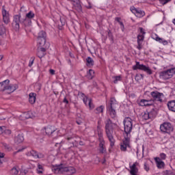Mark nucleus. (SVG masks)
<instances>
[{
	"label": "nucleus",
	"mask_w": 175,
	"mask_h": 175,
	"mask_svg": "<svg viewBox=\"0 0 175 175\" xmlns=\"http://www.w3.org/2000/svg\"><path fill=\"white\" fill-rule=\"evenodd\" d=\"M144 167L146 172H148V170H150V166H148V164H147L146 163H144Z\"/></svg>",
	"instance_id": "48"
},
{
	"label": "nucleus",
	"mask_w": 175,
	"mask_h": 175,
	"mask_svg": "<svg viewBox=\"0 0 175 175\" xmlns=\"http://www.w3.org/2000/svg\"><path fill=\"white\" fill-rule=\"evenodd\" d=\"M130 142L131 137H124V140H123V143L120 145L121 151H126V148H128V147H131L129 145Z\"/></svg>",
	"instance_id": "12"
},
{
	"label": "nucleus",
	"mask_w": 175,
	"mask_h": 175,
	"mask_svg": "<svg viewBox=\"0 0 175 175\" xmlns=\"http://www.w3.org/2000/svg\"><path fill=\"white\" fill-rule=\"evenodd\" d=\"M159 158H160V159L161 160V161H165V159H166V154H165V153H161L160 154H159Z\"/></svg>",
	"instance_id": "45"
},
{
	"label": "nucleus",
	"mask_w": 175,
	"mask_h": 175,
	"mask_svg": "<svg viewBox=\"0 0 175 175\" xmlns=\"http://www.w3.org/2000/svg\"><path fill=\"white\" fill-rule=\"evenodd\" d=\"M32 65H33V59L29 62V66H32Z\"/></svg>",
	"instance_id": "59"
},
{
	"label": "nucleus",
	"mask_w": 175,
	"mask_h": 175,
	"mask_svg": "<svg viewBox=\"0 0 175 175\" xmlns=\"http://www.w3.org/2000/svg\"><path fill=\"white\" fill-rule=\"evenodd\" d=\"M79 144H80V146H84V144L83 143V142H79Z\"/></svg>",
	"instance_id": "62"
},
{
	"label": "nucleus",
	"mask_w": 175,
	"mask_h": 175,
	"mask_svg": "<svg viewBox=\"0 0 175 175\" xmlns=\"http://www.w3.org/2000/svg\"><path fill=\"white\" fill-rule=\"evenodd\" d=\"M0 131L1 133H5V135H10L12 131L10 129H6L5 126H0Z\"/></svg>",
	"instance_id": "31"
},
{
	"label": "nucleus",
	"mask_w": 175,
	"mask_h": 175,
	"mask_svg": "<svg viewBox=\"0 0 175 175\" xmlns=\"http://www.w3.org/2000/svg\"><path fill=\"white\" fill-rule=\"evenodd\" d=\"M18 87L17 85H9L6 84L5 85V91H8V94H12V92H14L16 90H17Z\"/></svg>",
	"instance_id": "16"
},
{
	"label": "nucleus",
	"mask_w": 175,
	"mask_h": 175,
	"mask_svg": "<svg viewBox=\"0 0 175 175\" xmlns=\"http://www.w3.org/2000/svg\"><path fill=\"white\" fill-rule=\"evenodd\" d=\"M115 20H116V21H118V23H121V18H118V17H116V18H115Z\"/></svg>",
	"instance_id": "57"
},
{
	"label": "nucleus",
	"mask_w": 175,
	"mask_h": 175,
	"mask_svg": "<svg viewBox=\"0 0 175 175\" xmlns=\"http://www.w3.org/2000/svg\"><path fill=\"white\" fill-rule=\"evenodd\" d=\"M10 81L9 79H6L3 82L0 83V91H6V84H9Z\"/></svg>",
	"instance_id": "24"
},
{
	"label": "nucleus",
	"mask_w": 175,
	"mask_h": 175,
	"mask_svg": "<svg viewBox=\"0 0 175 175\" xmlns=\"http://www.w3.org/2000/svg\"><path fill=\"white\" fill-rule=\"evenodd\" d=\"M167 175H174L172 171H167Z\"/></svg>",
	"instance_id": "56"
},
{
	"label": "nucleus",
	"mask_w": 175,
	"mask_h": 175,
	"mask_svg": "<svg viewBox=\"0 0 175 175\" xmlns=\"http://www.w3.org/2000/svg\"><path fill=\"white\" fill-rule=\"evenodd\" d=\"M49 73L51 75H55V70L51 69V70H49Z\"/></svg>",
	"instance_id": "55"
},
{
	"label": "nucleus",
	"mask_w": 175,
	"mask_h": 175,
	"mask_svg": "<svg viewBox=\"0 0 175 175\" xmlns=\"http://www.w3.org/2000/svg\"><path fill=\"white\" fill-rule=\"evenodd\" d=\"M53 172L56 174H61L64 173H68V174L72 175L76 173V169L73 167H67L65 164H60L53 167Z\"/></svg>",
	"instance_id": "3"
},
{
	"label": "nucleus",
	"mask_w": 175,
	"mask_h": 175,
	"mask_svg": "<svg viewBox=\"0 0 175 175\" xmlns=\"http://www.w3.org/2000/svg\"><path fill=\"white\" fill-rule=\"evenodd\" d=\"M10 174H12V175L18 174V170L17 169V167H14L10 171Z\"/></svg>",
	"instance_id": "39"
},
{
	"label": "nucleus",
	"mask_w": 175,
	"mask_h": 175,
	"mask_svg": "<svg viewBox=\"0 0 175 175\" xmlns=\"http://www.w3.org/2000/svg\"><path fill=\"white\" fill-rule=\"evenodd\" d=\"M25 148H26L24 147V148H21V149H18L16 152H14V154H17V152H21L24 151V150H25Z\"/></svg>",
	"instance_id": "50"
},
{
	"label": "nucleus",
	"mask_w": 175,
	"mask_h": 175,
	"mask_svg": "<svg viewBox=\"0 0 175 175\" xmlns=\"http://www.w3.org/2000/svg\"><path fill=\"white\" fill-rule=\"evenodd\" d=\"M133 70H144L148 75H152V70L150 69V67L145 66L144 64H140V62H137L136 64L133 66Z\"/></svg>",
	"instance_id": "7"
},
{
	"label": "nucleus",
	"mask_w": 175,
	"mask_h": 175,
	"mask_svg": "<svg viewBox=\"0 0 175 175\" xmlns=\"http://www.w3.org/2000/svg\"><path fill=\"white\" fill-rule=\"evenodd\" d=\"M5 157V154L0 152V158H3Z\"/></svg>",
	"instance_id": "58"
},
{
	"label": "nucleus",
	"mask_w": 175,
	"mask_h": 175,
	"mask_svg": "<svg viewBox=\"0 0 175 175\" xmlns=\"http://www.w3.org/2000/svg\"><path fill=\"white\" fill-rule=\"evenodd\" d=\"M29 102L31 105H33L36 102V93L31 92L29 94Z\"/></svg>",
	"instance_id": "21"
},
{
	"label": "nucleus",
	"mask_w": 175,
	"mask_h": 175,
	"mask_svg": "<svg viewBox=\"0 0 175 175\" xmlns=\"http://www.w3.org/2000/svg\"><path fill=\"white\" fill-rule=\"evenodd\" d=\"M119 24H120V28H121L122 31H124V29H125V27H124V23H123L122 21H120V22L119 23Z\"/></svg>",
	"instance_id": "51"
},
{
	"label": "nucleus",
	"mask_w": 175,
	"mask_h": 175,
	"mask_svg": "<svg viewBox=\"0 0 175 175\" xmlns=\"http://www.w3.org/2000/svg\"><path fill=\"white\" fill-rule=\"evenodd\" d=\"M131 10L132 13H133L136 16V17L142 18L146 14L144 11L135 7H131Z\"/></svg>",
	"instance_id": "13"
},
{
	"label": "nucleus",
	"mask_w": 175,
	"mask_h": 175,
	"mask_svg": "<svg viewBox=\"0 0 175 175\" xmlns=\"http://www.w3.org/2000/svg\"><path fill=\"white\" fill-rule=\"evenodd\" d=\"M27 157H33L35 159H42L44 158V154L41 152H38L36 150H31L27 153Z\"/></svg>",
	"instance_id": "9"
},
{
	"label": "nucleus",
	"mask_w": 175,
	"mask_h": 175,
	"mask_svg": "<svg viewBox=\"0 0 175 175\" xmlns=\"http://www.w3.org/2000/svg\"><path fill=\"white\" fill-rule=\"evenodd\" d=\"M143 42H137V49L138 50H140L141 49H142L143 46L142 45Z\"/></svg>",
	"instance_id": "49"
},
{
	"label": "nucleus",
	"mask_w": 175,
	"mask_h": 175,
	"mask_svg": "<svg viewBox=\"0 0 175 175\" xmlns=\"http://www.w3.org/2000/svg\"><path fill=\"white\" fill-rule=\"evenodd\" d=\"M63 103H66V105H68L69 103V100H68V98H66V97L64 98Z\"/></svg>",
	"instance_id": "53"
},
{
	"label": "nucleus",
	"mask_w": 175,
	"mask_h": 175,
	"mask_svg": "<svg viewBox=\"0 0 175 175\" xmlns=\"http://www.w3.org/2000/svg\"><path fill=\"white\" fill-rule=\"evenodd\" d=\"M142 118L143 120H147L151 119L150 117V114L148 113V111H146L143 114H142Z\"/></svg>",
	"instance_id": "36"
},
{
	"label": "nucleus",
	"mask_w": 175,
	"mask_h": 175,
	"mask_svg": "<svg viewBox=\"0 0 175 175\" xmlns=\"http://www.w3.org/2000/svg\"><path fill=\"white\" fill-rule=\"evenodd\" d=\"M173 75H175V68L161 72L159 76L160 79H162V80H169V79L173 77Z\"/></svg>",
	"instance_id": "6"
},
{
	"label": "nucleus",
	"mask_w": 175,
	"mask_h": 175,
	"mask_svg": "<svg viewBox=\"0 0 175 175\" xmlns=\"http://www.w3.org/2000/svg\"><path fill=\"white\" fill-rule=\"evenodd\" d=\"M139 31L141 33H143V35L146 34V32H144V29H143V27H140Z\"/></svg>",
	"instance_id": "54"
},
{
	"label": "nucleus",
	"mask_w": 175,
	"mask_h": 175,
	"mask_svg": "<svg viewBox=\"0 0 175 175\" xmlns=\"http://www.w3.org/2000/svg\"><path fill=\"white\" fill-rule=\"evenodd\" d=\"M135 80L137 81H139V80H141V79H140V77H137V75L135 76Z\"/></svg>",
	"instance_id": "61"
},
{
	"label": "nucleus",
	"mask_w": 175,
	"mask_h": 175,
	"mask_svg": "<svg viewBox=\"0 0 175 175\" xmlns=\"http://www.w3.org/2000/svg\"><path fill=\"white\" fill-rule=\"evenodd\" d=\"M83 102L86 106L87 105L89 106L90 109H94V104H92V100L90 98L85 97L83 98Z\"/></svg>",
	"instance_id": "22"
},
{
	"label": "nucleus",
	"mask_w": 175,
	"mask_h": 175,
	"mask_svg": "<svg viewBox=\"0 0 175 175\" xmlns=\"http://www.w3.org/2000/svg\"><path fill=\"white\" fill-rule=\"evenodd\" d=\"M35 17V14L32 11H29L24 18H21V15L17 14L14 16L12 22V28L15 31L20 29V24H22L24 27H31L32 24V18Z\"/></svg>",
	"instance_id": "1"
},
{
	"label": "nucleus",
	"mask_w": 175,
	"mask_h": 175,
	"mask_svg": "<svg viewBox=\"0 0 175 175\" xmlns=\"http://www.w3.org/2000/svg\"><path fill=\"white\" fill-rule=\"evenodd\" d=\"M152 100H145V99H142L140 100L139 105V106H151L152 105Z\"/></svg>",
	"instance_id": "23"
},
{
	"label": "nucleus",
	"mask_w": 175,
	"mask_h": 175,
	"mask_svg": "<svg viewBox=\"0 0 175 175\" xmlns=\"http://www.w3.org/2000/svg\"><path fill=\"white\" fill-rule=\"evenodd\" d=\"M21 117L22 118L21 120H28V118H31V116H29V113L28 112H25L21 115Z\"/></svg>",
	"instance_id": "35"
},
{
	"label": "nucleus",
	"mask_w": 175,
	"mask_h": 175,
	"mask_svg": "<svg viewBox=\"0 0 175 175\" xmlns=\"http://www.w3.org/2000/svg\"><path fill=\"white\" fill-rule=\"evenodd\" d=\"M38 42L40 46H44L46 44V32L41 31L38 35Z\"/></svg>",
	"instance_id": "11"
},
{
	"label": "nucleus",
	"mask_w": 175,
	"mask_h": 175,
	"mask_svg": "<svg viewBox=\"0 0 175 175\" xmlns=\"http://www.w3.org/2000/svg\"><path fill=\"white\" fill-rule=\"evenodd\" d=\"M105 107L103 105H100L94 109V113L96 114H100V113H103V110Z\"/></svg>",
	"instance_id": "32"
},
{
	"label": "nucleus",
	"mask_w": 175,
	"mask_h": 175,
	"mask_svg": "<svg viewBox=\"0 0 175 175\" xmlns=\"http://www.w3.org/2000/svg\"><path fill=\"white\" fill-rule=\"evenodd\" d=\"M3 21L4 24H9L10 22V18L9 16V12L5 10V7H3L2 10Z\"/></svg>",
	"instance_id": "14"
},
{
	"label": "nucleus",
	"mask_w": 175,
	"mask_h": 175,
	"mask_svg": "<svg viewBox=\"0 0 175 175\" xmlns=\"http://www.w3.org/2000/svg\"><path fill=\"white\" fill-rule=\"evenodd\" d=\"M67 140L70 144V147H75L76 146V140L72 137H67Z\"/></svg>",
	"instance_id": "28"
},
{
	"label": "nucleus",
	"mask_w": 175,
	"mask_h": 175,
	"mask_svg": "<svg viewBox=\"0 0 175 175\" xmlns=\"http://www.w3.org/2000/svg\"><path fill=\"white\" fill-rule=\"evenodd\" d=\"M70 1H71V2H76V1H77V0H70Z\"/></svg>",
	"instance_id": "63"
},
{
	"label": "nucleus",
	"mask_w": 175,
	"mask_h": 175,
	"mask_svg": "<svg viewBox=\"0 0 175 175\" xmlns=\"http://www.w3.org/2000/svg\"><path fill=\"white\" fill-rule=\"evenodd\" d=\"M149 117H150V120H152V118H155L157 117V109H152L150 111H148Z\"/></svg>",
	"instance_id": "27"
},
{
	"label": "nucleus",
	"mask_w": 175,
	"mask_h": 175,
	"mask_svg": "<svg viewBox=\"0 0 175 175\" xmlns=\"http://www.w3.org/2000/svg\"><path fill=\"white\" fill-rule=\"evenodd\" d=\"M44 53H46V49L40 48V51H38L37 55L39 58L44 57Z\"/></svg>",
	"instance_id": "29"
},
{
	"label": "nucleus",
	"mask_w": 175,
	"mask_h": 175,
	"mask_svg": "<svg viewBox=\"0 0 175 175\" xmlns=\"http://www.w3.org/2000/svg\"><path fill=\"white\" fill-rule=\"evenodd\" d=\"M2 59H3V55H0V61H2Z\"/></svg>",
	"instance_id": "60"
},
{
	"label": "nucleus",
	"mask_w": 175,
	"mask_h": 175,
	"mask_svg": "<svg viewBox=\"0 0 175 175\" xmlns=\"http://www.w3.org/2000/svg\"><path fill=\"white\" fill-rule=\"evenodd\" d=\"M116 107H117V100L115 98L110 99V103L107 106L108 113L111 118H116L117 117V112H116Z\"/></svg>",
	"instance_id": "5"
},
{
	"label": "nucleus",
	"mask_w": 175,
	"mask_h": 175,
	"mask_svg": "<svg viewBox=\"0 0 175 175\" xmlns=\"http://www.w3.org/2000/svg\"><path fill=\"white\" fill-rule=\"evenodd\" d=\"M150 95L152 98H153L154 100H156L157 102H163L164 95L163 93L159 92H152L150 93Z\"/></svg>",
	"instance_id": "10"
},
{
	"label": "nucleus",
	"mask_w": 175,
	"mask_h": 175,
	"mask_svg": "<svg viewBox=\"0 0 175 175\" xmlns=\"http://www.w3.org/2000/svg\"><path fill=\"white\" fill-rule=\"evenodd\" d=\"M107 35L110 40L113 42V40H114V38H113V33H111V31L110 30H108Z\"/></svg>",
	"instance_id": "44"
},
{
	"label": "nucleus",
	"mask_w": 175,
	"mask_h": 175,
	"mask_svg": "<svg viewBox=\"0 0 175 175\" xmlns=\"http://www.w3.org/2000/svg\"><path fill=\"white\" fill-rule=\"evenodd\" d=\"M86 62L88 66H94V59H92V58H91L90 57L86 58Z\"/></svg>",
	"instance_id": "34"
},
{
	"label": "nucleus",
	"mask_w": 175,
	"mask_h": 175,
	"mask_svg": "<svg viewBox=\"0 0 175 175\" xmlns=\"http://www.w3.org/2000/svg\"><path fill=\"white\" fill-rule=\"evenodd\" d=\"M137 166H139V163L137 162H135L132 165H130V174L137 175V173H139Z\"/></svg>",
	"instance_id": "15"
},
{
	"label": "nucleus",
	"mask_w": 175,
	"mask_h": 175,
	"mask_svg": "<svg viewBox=\"0 0 175 175\" xmlns=\"http://www.w3.org/2000/svg\"><path fill=\"white\" fill-rule=\"evenodd\" d=\"M114 84H117L118 81H121V76L113 77Z\"/></svg>",
	"instance_id": "40"
},
{
	"label": "nucleus",
	"mask_w": 175,
	"mask_h": 175,
	"mask_svg": "<svg viewBox=\"0 0 175 175\" xmlns=\"http://www.w3.org/2000/svg\"><path fill=\"white\" fill-rule=\"evenodd\" d=\"M55 131H57V129L54 126H47L45 127V133L48 136L53 135Z\"/></svg>",
	"instance_id": "17"
},
{
	"label": "nucleus",
	"mask_w": 175,
	"mask_h": 175,
	"mask_svg": "<svg viewBox=\"0 0 175 175\" xmlns=\"http://www.w3.org/2000/svg\"><path fill=\"white\" fill-rule=\"evenodd\" d=\"M133 120L131 118H126L124 120L123 124L124 126V137H131V132L133 128Z\"/></svg>",
	"instance_id": "4"
},
{
	"label": "nucleus",
	"mask_w": 175,
	"mask_h": 175,
	"mask_svg": "<svg viewBox=\"0 0 175 175\" xmlns=\"http://www.w3.org/2000/svg\"><path fill=\"white\" fill-rule=\"evenodd\" d=\"M167 107L170 111L175 113V100H170L167 103Z\"/></svg>",
	"instance_id": "25"
},
{
	"label": "nucleus",
	"mask_w": 175,
	"mask_h": 175,
	"mask_svg": "<svg viewBox=\"0 0 175 175\" xmlns=\"http://www.w3.org/2000/svg\"><path fill=\"white\" fill-rule=\"evenodd\" d=\"M137 77H139V79H141V80H142V79H144V75L142 74H138V75H137Z\"/></svg>",
	"instance_id": "52"
},
{
	"label": "nucleus",
	"mask_w": 175,
	"mask_h": 175,
	"mask_svg": "<svg viewBox=\"0 0 175 175\" xmlns=\"http://www.w3.org/2000/svg\"><path fill=\"white\" fill-rule=\"evenodd\" d=\"M154 161L157 163V167L159 169H162V167H164L165 166V163L159 157H156L154 159Z\"/></svg>",
	"instance_id": "20"
},
{
	"label": "nucleus",
	"mask_w": 175,
	"mask_h": 175,
	"mask_svg": "<svg viewBox=\"0 0 175 175\" xmlns=\"http://www.w3.org/2000/svg\"><path fill=\"white\" fill-rule=\"evenodd\" d=\"M161 5H166V3H169L172 0H159Z\"/></svg>",
	"instance_id": "46"
},
{
	"label": "nucleus",
	"mask_w": 175,
	"mask_h": 175,
	"mask_svg": "<svg viewBox=\"0 0 175 175\" xmlns=\"http://www.w3.org/2000/svg\"><path fill=\"white\" fill-rule=\"evenodd\" d=\"M156 41L159 42V43H161L162 44H163V46H166L168 44L167 40L163 38H161L159 37L156 38Z\"/></svg>",
	"instance_id": "33"
},
{
	"label": "nucleus",
	"mask_w": 175,
	"mask_h": 175,
	"mask_svg": "<svg viewBox=\"0 0 175 175\" xmlns=\"http://www.w3.org/2000/svg\"><path fill=\"white\" fill-rule=\"evenodd\" d=\"M60 23H61L60 25L62 26L65 25V23H66L65 18L60 17Z\"/></svg>",
	"instance_id": "47"
},
{
	"label": "nucleus",
	"mask_w": 175,
	"mask_h": 175,
	"mask_svg": "<svg viewBox=\"0 0 175 175\" xmlns=\"http://www.w3.org/2000/svg\"><path fill=\"white\" fill-rule=\"evenodd\" d=\"M143 40H144V36L138 35L137 36V43H143Z\"/></svg>",
	"instance_id": "41"
},
{
	"label": "nucleus",
	"mask_w": 175,
	"mask_h": 175,
	"mask_svg": "<svg viewBox=\"0 0 175 175\" xmlns=\"http://www.w3.org/2000/svg\"><path fill=\"white\" fill-rule=\"evenodd\" d=\"M160 129L161 132L164 133H170V132H173V126L170 122H164L160 126Z\"/></svg>",
	"instance_id": "8"
},
{
	"label": "nucleus",
	"mask_w": 175,
	"mask_h": 175,
	"mask_svg": "<svg viewBox=\"0 0 175 175\" xmlns=\"http://www.w3.org/2000/svg\"><path fill=\"white\" fill-rule=\"evenodd\" d=\"M99 151L101 154H105V152H106V148H105V142H100Z\"/></svg>",
	"instance_id": "30"
},
{
	"label": "nucleus",
	"mask_w": 175,
	"mask_h": 175,
	"mask_svg": "<svg viewBox=\"0 0 175 175\" xmlns=\"http://www.w3.org/2000/svg\"><path fill=\"white\" fill-rule=\"evenodd\" d=\"M98 135L99 143L105 142V139H103V133L102 132H98Z\"/></svg>",
	"instance_id": "37"
},
{
	"label": "nucleus",
	"mask_w": 175,
	"mask_h": 175,
	"mask_svg": "<svg viewBox=\"0 0 175 175\" xmlns=\"http://www.w3.org/2000/svg\"><path fill=\"white\" fill-rule=\"evenodd\" d=\"M24 142V135L23 134H18L14 138V142L16 144H20Z\"/></svg>",
	"instance_id": "18"
},
{
	"label": "nucleus",
	"mask_w": 175,
	"mask_h": 175,
	"mask_svg": "<svg viewBox=\"0 0 175 175\" xmlns=\"http://www.w3.org/2000/svg\"><path fill=\"white\" fill-rule=\"evenodd\" d=\"M0 165H2V160L0 159Z\"/></svg>",
	"instance_id": "64"
},
{
	"label": "nucleus",
	"mask_w": 175,
	"mask_h": 175,
	"mask_svg": "<svg viewBox=\"0 0 175 175\" xmlns=\"http://www.w3.org/2000/svg\"><path fill=\"white\" fill-rule=\"evenodd\" d=\"M73 6L75 10L78 11L79 13L82 12L83 8H81V4H80V1L77 0V1H74Z\"/></svg>",
	"instance_id": "19"
},
{
	"label": "nucleus",
	"mask_w": 175,
	"mask_h": 175,
	"mask_svg": "<svg viewBox=\"0 0 175 175\" xmlns=\"http://www.w3.org/2000/svg\"><path fill=\"white\" fill-rule=\"evenodd\" d=\"M38 173L39 174L43 173V166L40 164H38Z\"/></svg>",
	"instance_id": "42"
},
{
	"label": "nucleus",
	"mask_w": 175,
	"mask_h": 175,
	"mask_svg": "<svg viewBox=\"0 0 175 175\" xmlns=\"http://www.w3.org/2000/svg\"><path fill=\"white\" fill-rule=\"evenodd\" d=\"M5 33H6V29L3 25H0V36L5 35Z\"/></svg>",
	"instance_id": "38"
},
{
	"label": "nucleus",
	"mask_w": 175,
	"mask_h": 175,
	"mask_svg": "<svg viewBox=\"0 0 175 175\" xmlns=\"http://www.w3.org/2000/svg\"><path fill=\"white\" fill-rule=\"evenodd\" d=\"M105 124L106 136L110 142L111 147H113L116 143V139H114V136L113 135H114V129H116L117 124L113 123L110 118L107 119Z\"/></svg>",
	"instance_id": "2"
},
{
	"label": "nucleus",
	"mask_w": 175,
	"mask_h": 175,
	"mask_svg": "<svg viewBox=\"0 0 175 175\" xmlns=\"http://www.w3.org/2000/svg\"><path fill=\"white\" fill-rule=\"evenodd\" d=\"M94 75H95V71H94V70L92 69H90L87 72L86 77L89 79V80H92V79H94Z\"/></svg>",
	"instance_id": "26"
},
{
	"label": "nucleus",
	"mask_w": 175,
	"mask_h": 175,
	"mask_svg": "<svg viewBox=\"0 0 175 175\" xmlns=\"http://www.w3.org/2000/svg\"><path fill=\"white\" fill-rule=\"evenodd\" d=\"M2 146H3V147L6 149L8 150V151H11L12 150V147L10 146V145L6 144V143H3Z\"/></svg>",
	"instance_id": "43"
}]
</instances>
